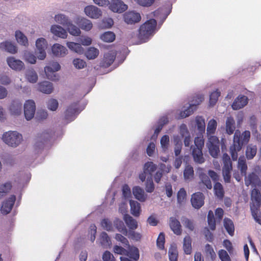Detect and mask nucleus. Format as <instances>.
Instances as JSON below:
<instances>
[{
  "label": "nucleus",
  "mask_w": 261,
  "mask_h": 261,
  "mask_svg": "<svg viewBox=\"0 0 261 261\" xmlns=\"http://www.w3.org/2000/svg\"><path fill=\"white\" fill-rule=\"evenodd\" d=\"M250 138V132L244 131L242 134L239 130H237L233 136V144L230 147V153L233 161H237L238 153L241 150L243 146L247 144Z\"/></svg>",
  "instance_id": "obj_1"
},
{
  "label": "nucleus",
  "mask_w": 261,
  "mask_h": 261,
  "mask_svg": "<svg viewBox=\"0 0 261 261\" xmlns=\"http://www.w3.org/2000/svg\"><path fill=\"white\" fill-rule=\"evenodd\" d=\"M157 22L153 18L150 19L141 24L139 29L138 39L140 43L146 42L155 33Z\"/></svg>",
  "instance_id": "obj_2"
},
{
  "label": "nucleus",
  "mask_w": 261,
  "mask_h": 261,
  "mask_svg": "<svg viewBox=\"0 0 261 261\" xmlns=\"http://www.w3.org/2000/svg\"><path fill=\"white\" fill-rule=\"evenodd\" d=\"M194 146L192 148V155L194 162L201 164L205 162L202 149L204 145V140L202 137H197L194 139Z\"/></svg>",
  "instance_id": "obj_3"
},
{
  "label": "nucleus",
  "mask_w": 261,
  "mask_h": 261,
  "mask_svg": "<svg viewBox=\"0 0 261 261\" xmlns=\"http://www.w3.org/2000/svg\"><path fill=\"white\" fill-rule=\"evenodd\" d=\"M4 142L9 146L16 147L22 140V136L15 131H9L4 134L2 138Z\"/></svg>",
  "instance_id": "obj_4"
},
{
  "label": "nucleus",
  "mask_w": 261,
  "mask_h": 261,
  "mask_svg": "<svg viewBox=\"0 0 261 261\" xmlns=\"http://www.w3.org/2000/svg\"><path fill=\"white\" fill-rule=\"evenodd\" d=\"M222 161L223 163L222 173L224 180L226 183H229L231 178V171L232 169V162L229 156L226 153L223 154Z\"/></svg>",
  "instance_id": "obj_5"
},
{
  "label": "nucleus",
  "mask_w": 261,
  "mask_h": 261,
  "mask_svg": "<svg viewBox=\"0 0 261 261\" xmlns=\"http://www.w3.org/2000/svg\"><path fill=\"white\" fill-rule=\"evenodd\" d=\"M206 145L210 155L214 158H217L220 153V141L218 138L215 136H210Z\"/></svg>",
  "instance_id": "obj_6"
},
{
  "label": "nucleus",
  "mask_w": 261,
  "mask_h": 261,
  "mask_svg": "<svg viewBox=\"0 0 261 261\" xmlns=\"http://www.w3.org/2000/svg\"><path fill=\"white\" fill-rule=\"evenodd\" d=\"M197 172L200 179L198 184L199 189L201 190L211 189L212 188V182L209 177L204 172V169L198 167L197 169Z\"/></svg>",
  "instance_id": "obj_7"
},
{
  "label": "nucleus",
  "mask_w": 261,
  "mask_h": 261,
  "mask_svg": "<svg viewBox=\"0 0 261 261\" xmlns=\"http://www.w3.org/2000/svg\"><path fill=\"white\" fill-rule=\"evenodd\" d=\"M79 102H73L69 105L64 112V118L67 122L74 120L79 112Z\"/></svg>",
  "instance_id": "obj_8"
},
{
  "label": "nucleus",
  "mask_w": 261,
  "mask_h": 261,
  "mask_svg": "<svg viewBox=\"0 0 261 261\" xmlns=\"http://www.w3.org/2000/svg\"><path fill=\"white\" fill-rule=\"evenodd\" d=\"M61 68L60 64L57 62L50 63L49 66H46L44 68V71L47 78L51 81H56L58 80L55 72L58 71Z\"/></svg>",
  "instance_id": "obj_9"
},
{
  "label": "nucleus",
  "mask_w": 261,
  "mask_h": 261,
  "mask_svg": "<svg viewBox=\"0 0 261 261\" xmlns=\"http://www.w3.org/2000/svg\"><path fill=\"white\" fill-rule=\"evenodd\" d=\"M195 102L190 104V106L185 111H181L179 114V118H186L193 114L194 111L197 109V106L199 105L203 100L202 96H196L194 97Z\"/></svg>",
  "instance_id": "obj_10"
},
{
  "label": "nucleus",
  "mask_w": 261,
  "mask_h": 261,
  "mask_svg": "<svg viewBox=\"0 0 261 261\" xmlns=\"http://www.w3.org/2000/svg\"><path fill=\"white\" fill-rule=\"evenodd\" d=\"M124 22L127 24H134L138 23L141 19L139 13L135 11H129L125 12L123 15Z\"/></svg>",
  "instance_id": "obj_11"
},
{
  "label": "nucleus",
  "mask_w": 261,
  "mask_h": 261,
  "mask_svg": "<svg viewBox=\"0 0 261 261\" xmlns=\"http://www.w3.org/2000/svg\"><path fill=\"white\" fill-rule=\"evenodd\" d=\"M36 53L40 60H43L46 57L45 49L47 47V42L44 38H39L36 42Z\"/></svg>",
  "instance_id": "obj_12"
},
{
  "label": "nucleus",
  "mask_w": 261,
  "mask_h": 261,
  "mask_svg": "<svg viewBox=\"0 0 261 261\" xmlns=\"http://www.w3.org/2000/svg\"><path fill=\"white\" fill-rule=\"evenodd\" d=\"M36 111V105L33 100H28L24 104V115L27 120H31Z\"/></svg>",
  "instance_id": "obj_13"
},
{
  "label": "nucleus",
  "mask_w": 261,
  "mask_h": 261,
  "mask_svg": "<svg viewBox=\"0 0 261 261\" xmlns=\"http://www.w3.org/2000/svg\"><path fill=\"white\" fill-rule=\"evenodd\" d=\"M109 8L113 12L122 13L127 9L128 6L121 0H112L109 2Z\"/></svg>",
  "instance_id": "obj_14"
},
{
  "label": "nucleus",
  "mask_w": 261,
  "mask_h": 261,
  "mask_svg": "<svg viewBox=\"0 0 261 261\" xmlns=\"http://www.w3.org/2000/svg\"><path fill=\"white\" fill-rule=\"evenodd\" d=\"M116 56L115 51H110L104 55L102 60L100 63V66L103 68L110 67L114 62Z\"/></svg>",
  "instance_id": "obj_15"
},
{
  "label": "nucleus",
  "mask_w": 261,
  "mask_h": 261,
  "mask_svg": "<svg viewBox=\"0 0 261 261\" xmlns=\"http://www.w3.org/2000/svg\"><path fill=\"white\" fill-rule=\"evenodd\" d=\"M204 196L203 193L201 192H196L192 195L191 201L192 206L197 209L200 208L202 207L204 203Z\"/></svg>",
  "instance_id": "obj_16"
},
{
  "label": "nucleus",
  "mask_w": 261,
  "mask_h": 261,
  "mask_svg": "<svg viewBox=\"0 0 261 261\" xmlns=\"http://www.w3.org/2000/svg\"><path fill=\"white\" fill-rule=\"evenodd\" d=\"M16 200L15 195H11L8 199L6 200L2 203L1 211L3 214L7 215L12 210Z\"/></svg>",
  "instance_id": "obj_17"
},
{
  "label": "nucleus",
  "mask_w": 261,
  "mask_h": 261,
  "mask_svg": "<svg viewBox=\"0 0 261 261\" xmlns=\"http://www.w3.org/2000/svg\"><path fill=\"white\" fill-rule=\"evenodd\" d=\"M55 133L50 129L45 130L38 136V142L36 143V146L40 147V143H41V146L45 142H47L52 138Z\"/></svg>",
  "instance_id": "obj_18"
},
{
  "label": "nucleus",
  "mask_w": 261,
  "mask_h": 261,
  "mask_svg": "<svg viewBox=\"0 0 261 261\" xmlns=\"http://www.w3.org/2000/svg\"><path fill=\"white\" fill-rule=\"evenodd\" d=\"M84 11L85 14L91 18L96 19L102 15L101 11L93 5L86 6L85 8Z\"/></svg>",
  "instance_id": "obj_19"
},
{
  "label": "nucleus",
  "mask_w": 261,
  "mask_h": 261,
  "mask_svg": "<svg viewBox=\"0 0 261 261\" xmlns=\"http://www.w3.org/2000/svg\"><path fill=\"white\" fill-rule=\"evenodd\" d=\"M9 66L13 70L20 71L24 68V63L20 60L16 59L13 57H9L7 59Z\"/></svg>",
  "instance_id": "obj_20"
},
{
  "label": "nucleus",
  "mask_w": 261,
  "mask_h": 261,
  "mask_svg": "<svg viewBox=\"0 0 261 261\" xmlns=\"http://www.w3.org/2000/svg\"><path fill=\"white\" fill-rule=\"evenodd\" d=\"M251 199L252 203L250 207H260L261 205V194L258 190L253 189L251 191Z\"/></svg>",
  "instance_id": "obj_21"
},
{
  "label": "nucleus",
  "mask_w": 261,
  "mask_h": 261,
  "mask_svg": "<svg viewBox=\"0 0 261 261\" xmlns=\"http://www.w3.org/2000/svg\"><path fill=\"white\" fill-rule=\"evenodd\" d=\"M169 225L171 229L176 235H180L182 232L181 225L180 222L175 217L169 219Z\"/></svg>",
  "instance_id": "obj_22"
},
{
  "label": "nucleus",
  "mask_w": 261,
  "mask_h": 261,
  "mask_svg": "<svg viewBox=\"0 0 261 261\" xmlns=\"http://www.w3.org/2000/svg\"><path fill=\"white\" fill-rule=\"evenodd\" d=\"M245 176V184L246 186L253 185L255 186L258 185L260 182V178L254 172L249 173L247 176Z\"/></svg>",
  "instance_id": "obj_23"
},
{
  "label": "nucleus",
  "mask_w": 261,
  "mask_h": 261,
  "mask_svg": "<svg viewBox=\"0 0 261 261\" xmlns=\"http://www.w3.org/2000/svg\"><path fill=\"white\" fill-rule=\"evenodd\" d=\"M247 103V97L244 95H240L235 99L231 107L233 110H239L245 107Z\"/></svg>",
  "instance_id": "obj_24"
},
{
  "label": "nucleus",
  "mask_w": 261,
  "mask_h": 261,
  "mask_svg": "<svg viewBox=\"0 0 261 261\" xmlns=\"http://www.w3.org/2000/svg\"><path fill=\"white\" fill-rule=\"evenodd\" d=\"M38 89L42 93L49 94L53 91L54 87L51 83L48 81H43L38 83Z\"/></svg>",
  "instance_id": "obj_25"
},
{
  "label": "nucleus",
  "mask_w": 261,
  "mask_h": 261,
  "mask_svg": "<svg viewBox=\"0 0 261 261\" xmlns=\"http://www.w3.org/2000/svg\"><path fill=\"white\" fill-rule=\"evenodd\" d=\"M76 23L81 29L86 31H90L93 27L91 20L84 17L78 18Z\"/></svg>",
  "instance_id": "obj_26"
},
{
  "label": "nucleus",
  "mask_w": 261,
  "mask_h": 261,
  "mask_svg": "<svg viewBox=\"0 0 261 261\" xmlns=\"http://www.w3.org/2000/svg\"><path fill=\"white\" fill-rule=\"evenodd\" d=\"M53 54L56 57H64L67 53V49L65 47L60 44H55L51 48Z\"/></svg>",
  "instance_id": "obj_27"
},
{
  "label": "nucleus",
  "mask_w": 261,
  "mask_h": 261,
  "mask_svg": "<svg viewBox=\"0 0 261 261\" xmlns=\"http://www.w3.org/2000/svg\"><path fill=\"white\" fill-rule=\"evenodd\" d=\"M0 49L9 53L14 54L17 53V47L11 42L6 41L0 44Z\"/></svg>",
  "instance_id": "obj_28"
},
{
  "label": "nucleus",
  "mask_w": 261,
  "mask_h": 261,
  "mask_svg": "<svg viewBox=\"0 0 261 261\" xmlns=\"http://www.w3.org/2000/svg\"><path fill=\"white\" fill-rule=\"evenodd\" d=\"M9 109L12 115H19L21 112L22 103L18 100H13Z\"/></svg>",
  "instance_id": "obj_29"
},
{
  "label": "nucleus",
  "mask_w": 261,
  "mask_h": 261,
  "mask_svg": "<svg viewBox=\"0 0 261 261\" xmlns=\"http://www.w3.org/2000/svg\"><path fill=\"white\" fill-rule=\"evenodd\" d=\"M50 31L55 35L62 38H66L67 36V32L62 27L58 25H53Z\"/></svg>",
  "instance_id": "obj_30"
},
{
  "label": "nucleus",
  "mask_w": 261,
  "mask_h": 261,
  "mask_svg": "<svg viewBox=\"0 0 261 261\" xmlns=\"http://www.w3.org/2000/svg\"><path fill=\"white\" fill-rule=\"evenodd\" d=\"M133 193L135 197L138 200L143 202L146 199V195L144 194L143 189L138 186H136L133 189Z\"/></svg>",
  "instance_id": "obj_31"
},
{
  "label": "nucleus",
  "mask_w": 261,
  "mask_h": 261,
  "mask_svg": "<svg viewBox=\"0 0 261 261\" xmlns=\"http://www.w3.org/2000/svg\"><path fill=\"white\" fill-rule=\"evenodd\" d=\"M129 204L131 214L135 217L139 216L141 212L140 204L136 201L130 200L129 201Z\"/></svg>",
  "instance_id": "obj_32"
},
{
  "label": "nucleus",
  "mask_w": 261,
  "mask_h": 261,
  "mask_svg": "<svg viewBox=\"0 0 261 261\" xmlns=\"http://www.w3.org/2000/svg\"><path fill=\"white\" fill-rule=\"evenodd\" d=\"M123 219L130 229H136L138 227V222L132 217L128 214L124 215Z\"/></svg>",
  "instance_id": "obj_33"
},
{
  "label": "nucleus",
  "mask_w": 261,
  "mask_h": 261,
  "mask_svg": "<svg viewBox=\"0 0 261 261\" xmlns=\"http://www.w3.org/2000/svg\"><path fill=\"white\" fill-rule=\"evenodd\" d=\"M238 169L240 171L242 176H245L247 174L248 166L246 159L244 156L240 157L238 162Z\"/></svg>",
  "instance_id": "obj_34"
},
{
  "label": "nucleus",
  "mask_w": 261,
  "mask_h": 261,
  "mask_svg": "<svg viewBox=\"0 0 261 261\" xmlns=\"http://www.w3.org/2000/svg\"><path fill=\"white\" fill-rule=\"evenodd\" d=\"M236 129V123L234 119L232 117H229L226 121V131L228 135H231Z\"/></svg>",
  "instance_id": "obj_35"
},
{
  "label": "nucleus",
  "mask_w": 261,
  "mask_h": 261,
  "mask_svg": "<svg viewBox=\"0 0 261 261\" xmlns=\"http://www.w3.org/2000/svg\"><path fill=\"white\" fill-rule=\"evenodd\" d=\"M194 171L193 167L188 165L184 170V177L185 180H191L194 178Z\"/></svg>",
  "instance_id": "obj_36"
},
{
  "label": "nucleus",
  "mask_w": 261,
  "mask_h": 261,
  "mask_svg": "<svg viewBox=\"0 0 261 261\" xmlns=\"http://www.w3.org/2000/svg\"><path fill=\"white\" fill-rule=\"evenodd\" d=\"M214 193L219 199H222L224 196V190L223 186L219 182H216L214 186Z\"/></svg>",
  "instance_id": "obj_37"
},
{
  "label": "nucleus",
  "mask_w": 261,
  "mask_h": 261,
  "mask_svg": "<svg viewBox=\"0 0 261 261\" xmlns=\"http://www.w3.org/2000/svg\"><path fill=\"white\" fill-rule=\"evenodd\" d=\"M224 226L230 236H233L234 228L233 223L231 220L229 218H225L224 219Z\"/></svg>",
  "instance_id": "obj_38"
},
{
  "label": "nucleus",
  "mask_w": 261,
  "mask_h": 261,
  "mask_svg": "<svg viewBox=\"0 0 261 261\" xmlns=\"http://www.w3.org/2000/svg\"><path fill=\"white\" fill-rule=\"evenodd\" d=\"M217 126V121L212 119L210 120L207 124L206 134L208 138L215 134Z\"/></svg>",
  "instance_id": "obj_39"
},
{
  "label": "nucleus",
  "mask_w": 261,
  "mask_h": 261,
  "mask_svg": "<svg viewBox=\"0 0 261 261\" xmlns=\"http://www.w3.org/2000/svg\"><path fill=\"white\" fill-rule=\"evenodd\" d=\"M56 21L64 27H66L71 21L67 16L62 14H59L55 16Z\"/></svg>",
  "instance_id": "obj_40"
},
{
  "label": "nucleus",
  "mask_w": 261,
  "mask_h": 261,
  "mask_svg": "<svg viewBox=\"0 0 261 261\" xmlns=\"http://www.w3.org/2000/svg\"><path fill=\"white\" fill-rule=\"evenodd\" d=\"M15 38L19 44L24 46L28 45V38L21 31L15 32Z\"/></svg>",
  "instance_id": "obj_41"
},
{
  "label": "nucleus",
  "mask_w": 261,
  "mask_h": 261,
  "mask_svg": "<svg viewBox=\"0 0 261 261\" xmlns=\"http://www.w3.org/2000/svg\"><path fill=\"white\" fill-rule=\"evenodd\" d=\"M257 152V147L256 145L249 144L247 146L246 150V156L248 160L252 159Z\"/></svg>",
  "instance_id": "obj_42"
},
{
  "label": "nucleus",
  "mask_w": 261,
  "mask_h": 261,
  "mask_svg": "<svg viewBox=\"0 0 261 261\" xmlns=\"http://www.w3.org/2000/svg\"><path fill=\"white\" fill-rule=\"evenodd\" d=\"M192 240L190 236H187L184 239L183 248L186 254H190L192 252Z\"/></svg>",
  "instance_id": "obj_43"
},
{
  "label": "nucleus",
  "mask_w": 261,
  "mask_h": 261,
  "mask_svg": "<svg viewBox=\"0 0 261 261\" xmlns=\"http://www.w3.org/2000/svg\"><path fill=\"white\" fill-rule=\"evenodd\" d=\"M67 46L70 49L75 51L77 54H82L84 53V48L79 43H74L73 42H68L67 43Z\"/></svg>",
  "instance_id": "obj_44"
},
{
  "label": "nucleus",
  "mask_w": 261,
  "mask_h": 261,
  "mask_svg": "<svg viewBox=\"0 0 261 261\" xmlns=\"http://www.w3.org/2000/svg\"><path fill=\"white\" fill-rule=\"evenodd\" d=\"M99 50L95 47H89L85 52V56L89 60H93L97 57Z\"/></svg>",
  "instance_id": "obj_45"
},
{
  "label": "nucleus",
  "mask_w": 261,
  "mask_h": 261,
  "mask_svg": "<svg viewBox=\"0 0 261 261\" xmlns=\"http://www.w3.org/2000/svg\"><path fill=\"white\" fill-rule=\"evenodd\" d=\"M204 251L206 257L210 258L212 260L216 259V254L211 245L208 244L205 245Z\"/></svg>",
  "instance_id": "obj_46"
},
{
  "label": "nucleus",
  "mask_w": 261,
  "mask_h": 261,
  "mask_svg": "<svg viewBox=\"0 0 261 261\" xmlns=\"http://www.w3.org/2000/svg\"><path fill=\"white\" fill-rule=\"evenodd\" d=\"M260 207H250L251 215L256 223L261 225V213Z\"/></svg>",
  "instance_id": "obj_47"
},
{
  "label": "nucleus",
  "mask_w": 261,
  "mask_h": 261,
  "mask_svg": "<svg viewBox=\"0 0 261 261\" xmlns=\"http://www.w3.org/2000/svg\"><path fill=\"white\" fill-rule=\"evenodd\" d=\"M115 34L111 31L105 32L100 36V39L106 42H112L115 39Z\"/></svg>",
  "instance_id": "obj_48"
},
{
  "label": "nucleus",
  "mask_w": 261,
  "mask_h": 261,
  "mask_svg": "<svg viewBox=\"0 0 261 261\" xmlns=\"http://www.w3.org/2000/svg\"><path fill=\"white\" fill-rule=\"evenodd\" d=\"M130 258L134 259V261H137L139 259L140 254L139 249L137 247L130 248L129 251L127 250L125 254Z\"/></svg>",
  "instance_id": "obj_49"
},
{
  "label": "nucleus",
  "mask_w": 261,
  "mask_h": 261,
  "mask_svg": "<svg viewBox=\"0 0 261 261\" xmlns=\"http://www.w3.org/2000/svg\"><path fill=\"white\" fill-rule=\"evenodd\" d=\"M114 224L117 230L126 236L127 230L124 225L123 222L120 220L117 219L114 221Z\"/></svg>",
  "instance_id": "obj_50"
},
{
  "label": "nucleus",
  "mask_w": 261,
  "mask_h": 261,
  "mask_svg": "<svg viewBox=\"0 0 261 261\" xmlns=\"http://www.w3.org/2000/svg\"><path fill=\"white\" fill-rule=\"evenodd\" d=\"M207 223L210 228L214 230L216 229V220L214 218V214L212 211L210 210L207 214Z\"/></svg>",
  "instance_id": "obj_51"
},
{
  "label": "nucleus",
  "mask_w": 261,
  "mask_h": 261,
  "mask_svg": "<svg viewBox=\"0 0 261 261\" xmlns=\"http://www.w3.org/2000/svg\"><path fill=\"white\" fill-rule=\"evenodd\" d=\"M25 77L29 82L32 83H35L38 80V75L37 73L35 71L32 70H29L27 71Z\"/></svg>",
  "instance_id": "obj_52"
},
{
  "label": "nucleus",
  "mask_w": 261,
  "mask_h": 261,
  "mask_svg": "<svg viewBox=\"0 0 261 261\" xmlns=\"http://www.w3.org/2000/svg\"><path fill=\"white\" fill-rule=\"evenodd\" d=\"M66 28L68 30V32L73 36H77L81 34L80 29L76 25L73 24L71 21L69 22V25H67Z\"/></svg>",
  "instance_id": "obj_53"
},
{
  "label": "nucleus",
  "mask_w": 261,
  "mask_h": 261,
  "mask_svg": "<svg viewBox=\"0 0 261 261\" xmlns=\"http://www.w3.org/2000/svg\"><path fill=\"white\" fill-rule=\"evenodd\" d=\"M187 193L184 188H180L177 195V202L179 204H182L186 199Z\"/></svg>",
  "instance_id": "obj_54"
},
{
  "label": "nucleus",
  "mask_w": 261,
  "mask_h": 261,
  "mask_svg": "<svg viewBox=\"0 0 261 261\" xmlns=\"http://www.w3.org/2000/svg\"><path fill=\"white\" fill-rule=\"evenodd\" d=\"M157 166L152 162H148L144 164V170L151 176L152 172L156 169Z\"/></svg>",
  "instance_id": "obj_55"
},
{
  "label": "nucleus",
  "mask_w": 261,
  "mask_h": 261,
  "mask_svg": "<svg viewBox=\"0 0 261 261\" xmlns=\"http://www.w3.org/2000/svg\"><path fill=\"white\" fill-rule=\"evenodd\" d=\"M12 185L10 182H6L0 187V198L4 196L11 190Z\"/></svg>",
  "instance_id": "obj_56"
},
{
  "label": "nucleus",
  "mask_w": 261,
  "mask_h": 261,
  "mask_svg": "<svg viewBox=\"0 0 261 261\" xmlns=\"http://www.w3.org/2000/svg\"><path fill=\"white\" fill-rule=\"evenodd\" d=\"M220 96V92L216 90L211 93L210 95V104L214 106L217 102L219 97Z\"/></svg>",
  "instance_id": "obj_57"
},
{
  "label": "nucleus",
  "mask_w": 261,
  "mask_h": 261,
  "mask_svg": "<svg viewBox=\"0 0 261 261\" xmlns=\"http://www.w3.org/2000/svg\"><path fill=\"white\" fill-rule=\"evenodd\" d=\"M161 145L164 152L168 150L169 145V137L168 135H165L161 138Z\"/></svg>",
  "instance_id": "obj_58"
},
{
  "label": "nucleus",
  "mask_w": 261,
  "mask_h": 261,
  "mask_svg": "<svg viewBox=\"0 0 261 261\" xmlns=\"http://www.w3.org/2000/svg\"><path fill=\"white\" fill-rule=\"evenodd\" d=\"M181 222L185 227L189 230L192 231L194 229V224L193 221L186 217L181 218Z\"/></svg>",
  "instance_id": "obj_59"
},
{
  "label": "nucleus",
  "mask_w": 261,
  "mask_h": 261,
  "mask_svg": "<svg viewBox=\"0 0 261 261\" xmlns=\"http://www.w3.org/2000/svg\"><path fill=\"white\" fill-rule=\"evenodd\" d=\"M169 261H178V254L176 249L171 248L168 251Z\"/></svg>",
  "instance_id": "obj_60"
},
{
  "label": "nucleus",
  "mask_w": 261,
  "mask_h": 261,
  "mask_svg": "<svg viewBox=\"0 0 261 261\" xmlns=\"http://www.w3.org/2000/svg\"><path fill=\"white\" fill-rule=\"evenodd\" d=\"M97 232V228L95 224H92L90 226L88 230V235L90 236V240L93 242L95 239V235Z\"/></svg>",
  "instance_id": "obj_61"
},
{
  "label": "nucleus",
  "mask_w": 261,
  "mask_h": 261,
  "mask_svg": "<svg viewBox=\"0 0 261 261\" xmlns=\"http://www.w3.org/2000/svg\"><path fill=\"white\" fill-rule=\"evenodd\" d=\"M100 243L102 245H109L111 240L110 238L106 232H101L100 236Z\"/></svg>",
  "instance_id": "obj_62"
},
{
  "label": "nucleus",
  "mask_w": 261,
  "mask_h": 261,
  "mask_svg": "<svg viewBox=\"0 0 261 261\" xmlns=\"http://www.w3.org/2000/svg\"><path fill=\"white\" fill-rule=\"evenodd\" d=\"M196 122L198 130L200 131H204L205 130V121L202 117H196Z\"/></svg>",
  "instance_id": "obj_63"
},
{
  "label": "nucleus",
  "mask_w": 261,
  "mask_h": 261,
  "mask_svg": "<svg viewBox=\"0 0 261 261\" xmlns=\"http://www.w3.org/2000/svg\"><path fill=\"white\" fill-rule=\"evenodd\" d=\"M218 255L221 261H231L227 251L224 249H221L218 252Z\"/></svg>",
  "instance_id": "obj_64"
}]
</instances>
